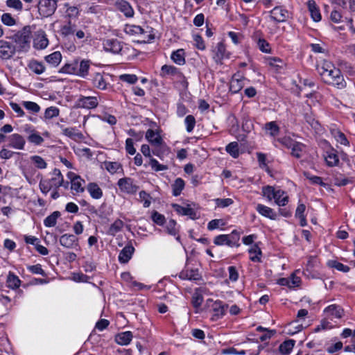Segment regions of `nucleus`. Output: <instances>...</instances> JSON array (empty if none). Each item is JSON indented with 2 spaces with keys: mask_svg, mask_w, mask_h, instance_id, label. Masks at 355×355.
I'll use <instances>...</instances> for the list:
<instances>
[{
  "mask_svg": "<svg viewBox=\"0 0 355 355\" xmlns=\"http://www.w3.org/2000/svg\"><path fill=\"white\" fill-rule=\"evenodd\" d=\"M316 69L322 80L329 85L343 89L346 87V83L339 69L329 61H323L322 64H318Z\"/></svg>",
  "mask_w": 355,
  "mask_h": 355,
  "instance_id": "nucleus-1",
  "label": "nucleus"
},
{
  "mask_svg": "<svg viewBox=\"0 0 355 355\" xmlns=\"http://www.w3.org/2000/svg\"><path fill=\"white\" fill-rule=\"evenodd\" d=\"M325 313L328 315V318L323 320L321 322L320 325H318L315 331L316 332L320 331L321 329H331L333 325L329 321V320H332L334 317L336 318H341L343 314V309L336 304H332L327 307L324 310Z\"/></svg>",
  "mask_w": 355,
  "mask_h": 355,
  "instance_id": "nucleus-2",
  "label": "nucleus"
},
{
  "mask_svg": "<svg viewBox=\"0 0 355 355\" xmlns=\"http://www.w3.org/2000/svg\"><path fill=\"white\" fill-rule=\"evenodd\" d=\"M13 40L19 45L21 50L26 51L30 46L31 40V28L26 26L13 35Z\"/></svg>",
  "mask_w": 355,
  "mask_h": 355,
  "instance_id": "nucleus-3",
  "label": "nucleus"
},
{
  "mask_svg": "<svg viewBox=\"0 0 355 355\" xmlns=\"http://www.w3.org/2000/svg\"><path fill=\"white\" fill-rule=\"evenodd\" d=\"M57 0H39L38 12L42 17H48L54 14L57 9Z\"/></svg>",
  "mask_w": 355,
  "mask_h": 355,
  "instance_id": "nucleus-4",
  "label": "nucleus"
},
{
  "mask_svg": "<svg viewBox=\"0 0 355 355\" xmlns=\"http://www.w3.org/2000/svg\"><path fill=\"white\" fill-rule=\"evenodd\" d=\"M262 193L263 196H266L269 201H271L273 198L275 200L276 204L279 206H284L288 202V197L287 196L282 198V200H279V193H283V191L277 190L275 191L274 187L272 186H266L262 188Z\"/></svg>",
  "mask_w": 355,
  "mask_h": 355,
  "instance_id": "nucleus-5",
  "label": "nucleus"
},
{
  "mask_svg": "<svg viewBox=\"0 0 355 355\" xmlns=\"http://www.w3.org/2000/svg\"><path fill=\"white\" fill-rule=\"evenodd\" d=\"M16 51L15 46L5 40H0V58L7 60L13 56Z\"/></svg>",
  "mask_w": 355,
  "mask_h": 355,
  "instance_id": "nucleus-6",
  "label": "nucleus"
},
{
  "mask_svg": "<svg viewBox=\"0 0 355 355\" xmlns=\"http://www.w3.org/2000/svg\"><path fill=\"white\" fill-rule=\"evenodd\" d=\"M282 143L288 148H291V153L293 156L297 158L301 157V152L302 151L304 148V146L302 144L292 141L288 138L282 139Z\"/></svg>",
  "mask_w": 355,
  "mask_h": 355,
  "instance_id": "nucleus-7",
  "label": "nucleus"
},
{
  "mask_svg": "<svg viewBox=\"0 0 355 355\" xmlns=\"http://www.w3.org/2000/svg\"><path fill=\"white\" fill-rule=\"evenodd\" d=\"M119 189L128 193H134L137 191V187L133 184V180L130 178H123L118 181Z\"/></svg>",
  "mask_w": 355,
  "mask_h": 355,
  "instance_id": "nucleus-8",
  "label": "nucleus"
},
{
  "mask_svg": "<svg viewBox=\"0 0 355 355\" xmlns=\"http://www.w3.org/2000/svg\"><path fill=\"white\" fill-rule=\"evenodd\" d=\"M60 243L66 248H76L78 247V239L73 234H65L60 236Z\"/></svg>",
  "mask_w": 355,
  "mask_h": 355,
  "instance_id": "nucleus-9",
  "label": "nucleus"
},
{
  "mask_svg": "<svg viewBox=\"0 0 355 355\" xmlns=\"http://www.w3.org/2000/svg\"><path fill=\"white\" fill-rule=\"evenodd\" d=\"M270 13V18L276 22L286 21L288 17V11L279 6L274 8Z\"/></svg>",
  "mask_w": 355,
  "mask_h": 355,
  "instance_id": "nucleus-10",
  "label": "nucleus"
},
{
  "mask_svg": "<svg viewBox=\"0 0 355 355\" xmlns=\"http://www.w3.org/2000/svg\"><path fill=\"white\" fill-rule=\"evenodd\" d=\"M62 130V134L75 141L81 140L84 136L81 132H79L76 128H64L60 123L56 124Z\"/></svg>",
  "mask_w": 355,
  "mask_h": 355,
  "instance_id": "nucleus-11",
  "label": "nucleus"
},
{
  "mask_svg": "<svg viewBox=\"0 0 355 355\" xmlns=\"http://www.w3.org/2000/svg\"><path fill=\"white\" fill-rule=\"evenodd\" d=\"M98 101L95 96H81L78 101L80 107L92 109L98 106Z\"/></svg>",
  "mask_w": 355,
  "mask_h": 355,
  "instance_id": "nucleus-12",
  "label": "nucleus"
},
{
  "mask_svg": "<svg viewBox=\"0 0 355 355\" xmlns=\"http://www.w3.org/2000/svg\"><path fill=\"white\" fill-rule=\"evenodd\" d=\"M103 48L106 51L119 53L122 49V45L116 39H107L103 42Z\"/></svg>",
  "mask_w": 355,
  "mask_h": 355,
  "instance_id": "nucleus-13",
  "label": "nucleus"
},
{
  "mask_svg": "<svg viewBox=\"0 0 355 355\" xmlns=\"http://www.w3.org/2000/svg\"><path fill=\"white\" fill-rule=\"evenodd\" d=\"M8 146L18 150H23L26 144L24 138L19 134H13L8 138Z\"/></svg>",
  "mask_w": 355,
  "mask_h": 355,
  "instance_id": "nucleus-14",
  "label": "nucleus"
},
{
  "mask_svg": "<svg viewBox=\"0 0 355 355\" xmlns=\"http://www.w3.org/2000/svg\"><path fill=\"white\" fill-rule=\"evenodd\" d=\"M118 10L122 12L125 17H132L134 15V10L130 3L124 0H118L115 3Z\"/></svg>",
  "mask_w": 355,
  "mask_h": 355,
  "instance_id": "nucleus-15",
  "label": "nucleus"
},
{
  "mask_svg": "<svg viewBox=\"0 0 355 355\" xmlns=\"http://www.w3.org/2000/svg\"><path fill=\"white\" fill-rule=\"evenodd\" d=\"M173 207L175 209V211L182 216H188L191 219H196L198 218L196 215V212L189 206L187 207H182L178 204H173Z\"/></svg>",
  "mask_w": 355,
  "mask_h": 355,
  "instance_id": "nucleus-16",
  "label": "nucleus"
},
{
  "mask_svg": "<svg viewBox=\"0 0 355 355\" xmlns=\"http://www.w3.org/2000/svg\"><path fill=\"white\" fill-rule=\"evenodd\" d=\"M134 251L135 248L132 245H126L119 255V261L123 263H127L131 259Z\"/></svg>",
  "mask_w": 355,
  "mask_h": 355,
  "instance_id": "nucleus-17",
  "label": "nucleus"
},
{
  "mask_svg": "<svg viewBox=\"0 0 355 355\" xmlns=\"http://www.w3.org/2000/svg\"><path fill=\"white\" fill-rule=\"evenodd\" d=\"M227 308L228 306L227 304H223V302L219 300L214 302L211 305V309L215 313L214 316L216 317V319L224 315Z\"/></svg>",
  "mask_w": 355,
  "mask_h": 355,
  "instance_id": "nucleus-18",
  "label": "nucleus"
},
{
  "mask_svg": "<svg viewBox=\"0 0 355 355\" xmlns=\"http://www.w3.org/2000/svg\"><path fill=\"white\" fill-rule=\"evenodd\" d=\"M307 6L313 21H319L321 20V15L316 3L313 0H309L307 2Z\"/></svg>",
  "mask_w": 355,
  "mask_h": 355,
  "instance_id": "nucleus-19",
  "label": "nucleus"
},
{
  "mask_svg": "<svg viewBox=\"0 0 355 355\" xmlns=\"http://www.w3.org/2000/svg\"><path fill=\"white\" fill-rule=\"evenodd\" d=\"M69 177L71 179V189L76 191L77 192H83L85 189L82 187L81 182H84L80 176L75 175L73 173H69Z\"/></svg>",
  "mask_w": 355,
  "mask_h": 355,
  "instance_id": "nucleus-20",
  "label": "nucleus"
},
{
  "mask_svg": "<svg viewBox=\"0 0 355 355\" xmlns=\"http://www.w3.org/2000/svg\"><path fill=\"white\" fill-rule=\"evenodd\" d=\"M257 211L262 216L269 218L272 220H275L277 217V214L273 211L272 209L263 205L261 204H258L256 208Z\"/></svg>",
  "mask_w": 355,
  "mask_h": 355,
  "instance_id": "nucleus-21",
  "label": "nucleus"
},
{
  "mask_svg": "<svg viewBox=\"0 0 355 355\" xmlns=\"http://www.w3.org/2000/svg\"><path fill=\"white\" fill-rule=\"evenodd\" d=\"M132 338V334L131 331H125L119 334L116 336V342L121 345H126L130 343Z\"/></svg>",
  "mask_w": 355,
  "mask_h": 355,
  "instance_id": "nucleus-22",
  "label": "nucleus"
},
{
  "mask_svg": "<svg viewBox=\"0 0 355 355\" xmlns=\"http://www.w3.org/2000/svg\"><path fill=\"white\" fill-rule=\"evenodd\" d=\"M179 277L182 279L189 280H198L200 279V275L197 270H184L180 273Z\"/></svg>",
  "mask_w": 355,
  "mask_h": 355,
  "instance_id": "nucleus-23",
  "label": "nucleus"
},
{
  "mask_svg": "<svg viewBox=\"0 0 355 355\" xmlns=\"http://www.w3.org/2000/svg\"><path fill=\"white\" fill-rule=\"evenodd\" d=\"M146 138L148 141L155 146H159L162 144L161 137L157 134L154 130L149 129L146 133Z\"/></svg>",
  "mask_w": 355,
  "mask_h": 355,
  "instance_id": "nucleus-24",
  "label": "nucleus"
},
{
  "mask_svg": "<svg viewBox=\"0 0 355 355\" xmlns=\"http://www.w3.org/2000/svg\"><path fill=\"white\" fill-rule=\"evenodd\" d=\"M87 189L91 196L94 199H100L103 196L102 189L94 182L89 183Z\"/></svg>",
  "mask_w": 355,
  "mask_h": 355,
  "instance_id": "nucleus-25",
  "label": "nucleus"
},
{
  "mask_svg": "<svg viewBox=\"0 0 355 355\" xmlns=\"http://www.w3.org/2000/svg\"><path fill=\"white\" fill-rule=\"evenodd\" d=\"M49 44V40L44 35H39L34 40L33 46L37 49H44Z\"/></svg>",
  "mask_w": 355,
  "mask_h": 355,
  "instance_id": "nucleus-26",
  "label": "nucleus"
},
{
  "mask_svg": "<svg viewBox=\"0 0 355 355\" xmlns=\"http://www.w3.org/2000/svg\"><path fill=\"white\" fill-rule=\"evenodd\" d=\"M62 60V55L59 51H55L53 53L45 57V60L54 67L58 66Z\"/></svg>",
  "mask_w": 355,
  "mask_h": 355,
  "instance_id": "nucleus-27",
  "label": "nucleus"
},
{
  "mask_svg": "<svg viewBox=\"0 0 355 355\" xmlns=\"http://www.w3.org/2000/svg\"><path fill=\"white\" fill-rule=\"evenodd\" d=\"M184 181L180 178H177L174 183L172 184V189H173V194L175 196H178L180 195L182 191L184 188Z\"/></svg>",
  "mask_w": 355,
  "mask_h": 355,
  "instance_id": "nucleus-28",
  "label": "nucleus"
},
{
  "mask_svg": "<svg viewBox=\"0 0 355 355\" xmlns=\"http://www.w3.org/2000/svg\"><path fill=\"white\" fill-rule=\"evenodd\" d=\"M295 345V340H288L283 342L279 347V350L282 354H288L293 349Z\"/></svg>",
  "mask_w": 355,
  "mask_h": 355,
  "instance_id": "nucleus-29",
  "label": "nucleus"
},
{
  "mask_svg": "<svg viewBox=\"0 0 355 355\" xmlns=\"http://www.w3.org/2000/svg\"><path fill=\"white\" fill-rule=\"evenodd\" d=\"M171 59L179 65L184 64L185 63L184 50L180 49L174 51L171 55Z\"/></svg>",
  "mask_w": 355,
  "mask_h": 355,
  "instance_id": "nucleus-30",
  "label": "nucleus"
},
{
  "mask_svg": "<svg viewBox=\"0 0 355 355\" xmlns=\"http://www.w3.org/2000/svg\"><path fill=\"white\" fill-rule=\"evenodd\" d=\"M60 213L58 211L53 212L51 215L44 219V225L46 227H54L56 225L57 219L60 217Z\"/></svg>",
  "mask_w": 355,
  "mask_h": 355,
  "instance_id": "nucleus-31",
  "label": "nucleus"
},
{
  "mask_svg": "<svg viewBox=\"0 0 355 355\" xmlns=\"http://www.w3.org/2000/svg\"><path fill=\"white\" fill-rule=\"evenodd\" d=\"M226 151L234 158H237L239 155V144L236 141L230 143L226 146Z\"/></svg>",
  "mask_w": 355,
  "mask_h": 355,
  "instance_id": "nucleus-32",
  "label": "nucleus"
},
{
  "mask_svg": "<svg viewBox=\"0 0 355 355\" xmlns=\"http://www.w3.org/2000/svg\"><path fill=\"white\" fill-rule=\"evenodd\" d=\"M28 67L30 69L35 73L36 74H41L44 71L45 67L42 63L37 62L36 60L31 61Z\"/></svg>",
  "mask_w": 355,
  "mask_h": 355,
  "instance_id": "nucleus-33",
  "label": "nucleus"
},
{
  "mask_svg": "<svg viewBox=\"0 0 355 355\" xmlns=\"http://www.w3.org/2000/svg\"><path fill=\"white\" fill-rule=\"evenodd\" d=\"M249 253L251 254L250 259L252 261H260V255L261 254V249L255 244L250 250Z\"/></svg>",
  "mask_w": 355,
  "mask_h": 355,
  "instance_id": "nucleus-34",
  "label": "nucleus"
},
{
  "mask_svg": "<svg viewBox=\"0 0 355 355\" xmlns=\"http://www.w3.org/2000/svg\"><path fill=\"white\" fill-rule=\"evenodd\" d=\"M162 75H180V73L176 67L165 64L162 67Z\"/></svg>",
  "mask_w": 355,
  "mask_h": 355,
  "instance_id": "nucleus-35",
  "label": "nucleus"
},
{
  "mask_svg": "<svg viewBox=\"0 0 355 355\" xmlns=\"http://www.w3.org/2000/svg\"><path fill=\"white\" fill-rule=\"evenodd\" d=\"M225 52V45L222 42H219L217 45V50L214 56V60L216 62H220L224 58Z\"/></svg>",
  "mask_w": 355,
  "mask_h": 355,
  "instance_id": "nucleus-36",
  "label": "nucleus"
},
{
  "mask_svg": "<svg viewBox=\"0 0 355 355\" xmlns=\"http://www.w3.org/2000/svg\"><path fill=\"white\" fill-rule=\"evenodd\" d=\"M94 85L100 89H106V82L103 77V76L101 73H96L95 77L94 78Z\"/></svg>",
  "mask_w": 355,
  "mask_h": 355,
  "instance_id": "nucleus-37",
  "label": "nucleus"
},
{
  "mask_svg": "<svg viewBox=\"0 0 355 355\" xmlns=\"http://www.w3.org/2000/svg\"><path fill=\"white\" fill-rule=\"evenodd\" d=\"M76 31V25L72 24L70 21L61 28V33L64 36L73 34Z\"/></svg>",
  "mask_w": 355,
  "mask_h": 355,
  "instance_id": "nucleus-38",
  "label": "nucleus"
},
{
  "mask_svg": "<svg viewBox=\"0 0 355 355\" xmlns=\"http://www.w3.org/2000/svg\"><path fill=\"white\" fill-rule=\"evenodd\" d=\"M265 129L270 131V135L272 137L277 136L279 132V128L276 122L271 121L266 123Z\"/></svg>",
  "mask_w": 355,
  "mask_h": 355,
  "instance_id": "nucleus-39",
  "label": "nucleus"
},
{
  "mask_svg": "<svg viewBox=\"0 0 355 355\" xmlns=\"http://www.w3.org/2000/svg\"><path fill=\"white\" fill-rule=\"evenodd\" d=\"M105 168L111 173H117L119 169L122 171L121 164L119 162H105Z\"/></svg>",
  "mask_w": 355,
  "mask_h": 355,
  "instance_id": "nucleus-40",
  "label": "nucleus"
},
{
  "mask_svg": "<svg viewBox=\"0 0 355 355\" xmlns=\"http://www.w3.org/2000/svg\"><path fill=\"white\" fill-rule=\"evenodd\" d=\"M7 282L8 284V286L12 288H18L20 285V280L19 278L11 272H10L8 276Z\"/></svg>",
  "mask_w": 355,
  "mask_h": 355,
  "instance_id": "nucleus-41",
  "label": "nucleus"
},
{
  "mask_svg": "<svg viewBox=\"0 0 355 355\" xmlns=\"http://www.w3.org/2000/svg\"><path fill=\"white\" fill-rule=\"evenodd\" d=\"M39 186L41 191L44 194H46L54 187L49 180H41Z\"/></svg>",
  "mask_w": 355,
  "mask_h": 355,
  "instance_id": "nucleus-42",
  "label": "nucleus"
},
{
  "mask_svg": "<svg viewBox=\"0 0 355 355\" xmlns=\"http://www.w3.org/2000/svg\"><path fill=\"white\" fill-rule=\"evenodd\" d=\"M333 135H334L335 139H336V141L338 142H339L340 144H343L345 146L349 145V141H348L347 139L346 138L345 135L340 130H334L333 132Z\"/></svg>",
  "mask_w": 355,
  "mask_h": 355,
  "instance_id": "nucleus-43",
  "label": "nucleus"
},
{
  "mask_svg": "<svg viewBox=\"0 0 355 355\" xmlns=\"http://www.w3.org/2000/svg\"><path fill=\"white\" fill-rule=\"evenodd\" d=\"M89 68V61L83 60L80 63L78 71H77V73L80 76H85L88 73V70Z\"/></svg>",
  "mask_w": 355,
  "mask_h": 355,
  "instance_id": "nucleus-44",
  "label": "nucleus"
},
{
  "mask_svg": "<svg viewBox=\"0 0 355 355\" xmlns=\"http://www.w3.org/2000/svg\"><path fill=\"white\" fill-rule=\"evenodd\" d=\"M77 67L78 64H66L62 69L60 70L61 73H77Z\"/></svg>",
  "mask_w": 355,
  "mask_h": 355,
  "instance_id": "nucleus-45",
  "label": "nucleus"
},
{
  "mask_svg": "<svg viewBox=\"0 0 355 355\" xmlns=\"http://www.w3.org/2000/svg\"><path fill=\"white\" fill-rule=\"evenodd\" d=\"M329 266L331 268H336L338 270L347 272L349 270V267L347 266L343 265V263L338 262L336 261H329Z\"/></svg>",
  "mask_w": 355,
  "mask_h": 355,
  "instance_id": "nucleus-46",
  "label": "nucleus"
},
{
  "mask_svg": "<svg viewBox=\"0 0 355 355\" xmlns=\"http://www.w3.org/2000/svg\"><path fill=\"white\" fill-rule=\"evenodd\" d=\"M123 227V222L120 220H116L109 228L108 233L110 235H115Z\"/></svg>",
  "mask_w": 355,
  "mask_h": 355,
  "instance_id": "nucleus-47",
  "label": "nucleus"
},
{
  "mask_svg": "<svg viewBox=\"0 0 355 355\" xmlns=\"http://www.w3.org/2000/svg\"><path fill=\"white\" fill-rule=\"evenodd\" d=\"M28 140L35 145H40L44 141V139L35 132L29 135Z\"/></svg>",
  "mask_w": 355,
  "mask_h": 355,
  "instance_id": "nucleus-48",
  "label": "nucleus"
},
{
  "mask_svg": "<svg viewBox=\"0 0 355 355\" xmlns=\"http://www.w3.org/2000/svg\"><path fill=\"white\" fill-rule=\"evenodd\" d=\"M31 159L33 160L37 168L43 169L46 167V163L42 157L38 155H34L31 157Z\"/></svg>",
  "mask_w": 355,
  "mask_h": 355,
  "instance_id": "nucleus-49",
  "label": "nucleus"
},
{
  "mask_svg": "<svg viewBox=\"0 0 355 355\" xmlns=\"http://www.w3.org/2000/svg\"><path fill=\"white\" fill-rule=\"evenodd\" d=\"M149 164L150 165L152 168L153 170H155V171H164V170L168 169V166L166 165H163V164H159L157 160H156L154 158H151L150 159Z\"/></svg>",
  "mask_w": 355,
  "mask_h": 355,
  "instance_id": "nucleus-50",
  "label": "nucleus"
},
{
  "mask_svg": "<svg viewBox=\"0 0 355 355\" xmlns=\"http://www.w3.org/2000/svg\"><path fill=\"white\" fill-rule=\"evenodd\" d=\"M214 243L216 245H223L226 243L228 245H231L232 241L229 240L228 235L222 234L217 236L214 239Z\"/></svg>",
  "mask_w": 355,
  "mask_h": 355,
  "instance_id": "nucleus-51",
  "label": "nucleus"
},
{
  "mask_svg": "<svg viewBox=\"0 0 355 355\" xmlns=\"http://www.w3.org/2000/svg\"><path fill=\"white\" fill-rule=\"evenodd\" d=\"M22 105L28 110L34 112V113H37L40 110V106L36 103H34V102H31V101H24Z\"/></svg>",
  "mask_w": 355,
  "mask_h": 355,
  "instance_id": "nucleus-52",
  "label": "nucleus"
},
{
  "mask_svg": "<svg viewBox=\"0 0 355 355\" xmlns=\"http://www.w3.org/2000/svg\"><path fill=\"white\" fill-rule=\"evenodd\" d=\"M202 302H203L202 295L198 292V290H196L193 295V297H192V304H193V306L196 308L200 306Z\"/></svg>",
  "mask_w": 355,
  "mask_h": 355,
  "instance_id": "nucleus-53",
  "label": "nucleus"
},
{
  "mask_svg": "<svg viewBox=\"0 0 355 355\" xmlns=\"http://www.w3.org/2000/svg\"><path fill=\"white\" fill-rule=\"evenodd\" d=\"M215 202L218 207L225 208L233 203V200L231 198H217Z\"/></svg>",
  "mask_w": 355,
  "mask_h": 355,
  "instance_id": "nucleus-54",
  "label": "nucleus"
},
{
  "mask_svg": "<svg viewBox=\"0 0 355 355\" xmlns=\"http://www.w3.org/2000/svg\"><path fill=\"white\" fill-rule=\"evenodd\" d=\"M125 31L132 34H143L144 33V30L141 26L136 25L126 26Z\"/></svg>",
  "mask_w": 355,
  "mask_h": 355,
  "instance_id": "nucleus-55",
  "label": "nucleus"
},
{
  "mask_svg": "<svg viewBox=\"0 0 355 355\" xmlns=\"http://www.w3.org/2000/svg\"><path fill=\"white\" fill-rule=\"evenodd\" d=\"M59 115V109L55 107H48L44 113L45 118L52 119Z\"/></svg>",
  "mask_w": 355,
  "mask_h": 355,
  "instance_id": "nucleus-56",
  "label": "nucleus"
},
{
  "mask_svg": "<svg viewBox=\"0 0 355 355\" xmlns=\"http://www.w3.org/2000/svg\"><path fill=\"white\" fill-rule=\"evenodd\" d=\"M119 79L130 84H134L138 80L137 76L134 74H123L119 76Z\"/></svg>",
  "mask_w": 355,
  "mask_h": 355,
  "instance_id": "nucleus-57",
  "label": "nucleus"
},
{
  "mask_svg": "<svg viewBox=\"0 0 355 355\" xmlns=\"http://www.w3.org/2000/svg\"><path fill=\"white\" fill-rule=\"evenodd\" d=\"M185 123L187 125V130L190 132L193 130L195 124H196V119L192 115H188L185 118Z\"/></svg>",
  "mask_w": 355,
  "mask_h": 355,
  "instance_id": "nucleus-58",
  "label": "nucleus"
},
{
  "mask_svg": "<svg viewBox=\"0 0 355 355\" xmlns=\"http://www.w3.org/2000/svg\"><path fill=\"white\" fill-rule=\"evenodd\" d=\"M297 320H295L290 323L288 329L289 334H295L302 329V324H297Z\"/></svg>",
  "mask_w": 355,
  "mask_h": 355,
  "instance_id": "nucleus-59",
  "label": "nucleus"
},
{
  "mask_svg": "<svg viewBox=\"0 0 355 355\" xmlns=\"http://www.w3.org/2000/svg\"><path fill=\"white\" fill-rule=\"evenodd\" d=\"M2 22L7 26L15 24V19L9 13H4L1 16Z\"/></svg>",
  "mask_w": 355,
  "mask_h": 355,
  "instance_id": "nucleus-60",
  "label": "nucleus"
},
{
  "mask_svg": "<svg viewBox=\"0 0 355 355\" xmlns=\"http://www.w3.org/2000/svg\"><path fill=\"white\" fill-rule=\"evenodd\" d=\"M53 175L58 177V180L54 183V187L57 189L64 185V179L60 171L55 168L53 171Z\"/></svg>",
  "mask_w": 355,
  "mask_h": 355,
  "instance_id": "nucleus-61",
  "label": "nucleus"
},
{
  "mask_svg": "<svg viewBox=\"0 0 355 355\" xmlns=\"http://www.w3.org/2000/svg\"><path fill=\"white\" fill-rule=\"evenodd\" d=\"M7 6L16 9L17 10H22V3L20 0H7Z\"/></svg>",
  "mask_w": 355,
  "mask_h": 355,
  "instance_id": "nucleus-62",
  "label": "nucleus"
},
{
  "mask_svg": "<svg viewBox=\"0 0 355 355\" xmlns=\"http://www.w3.org/2000/svg\"><path fill=\"white\" fill-rule=\"evenodd\" d=\"M176 222L174 220H170L167 224L166 230L169 234L175 235L178 232L175 228Z\"/></svg>",
  "mask_w": 355,
  "mask_h": 355,
  "instance_id": "nucleus-63",
  "label": "nucleus"
},
{
  "mask_svg": "<svg viewBox=\"0 0 355 355\" xmlns=\"http://www.w3.org/2000/svg\"><path fill=\"white\" fill-rule=\"evenodd\" d=\"M153 220L157 225H162L165 221V218L163 215L155 211L152 215Z\"/></svg>",
  "mask_w": 355,
  "mask_h": 355,
  "instance_id": "nucleus-64",
  "label": "nucleus"
}]
</instances>
